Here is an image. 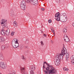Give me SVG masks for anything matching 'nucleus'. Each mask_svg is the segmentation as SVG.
<instances>
[{
	"mask_svg": "<svg viewBox=\"0 0 74 74\" xmlns=\"http://www.w3.org/2000/svg\"><path fill=\"white\" fill-rule=\"evenodd\" d=\"M40 43L41 45H42V46H43V45H44V43L43 42H42V41H41Z\"/></svg>",
	"mask_w": 74,
	"mask_h": 74,
	"instance_id": "30",
	"label": "nucleus"
},
{
	"mask_svg": "<svg viewBox=\"0 0 74 74\" xmlns=\"http://www.w3.org/2000/svg\"><path fill=\"white\" fill-rule=\"evenodd\" d=\"M43 36H45V37H46V36H47V35L44 34H43Z\"/></svg>",
	"mask_w": 74,
	"mask_h": 74,
	"instance_id": "35",
	"label": "nucleus"
},
{
	"mask_svg": "<svg viewBox=\"0 0 74 74\" xmlns=\"http://www.w3.org/2000/svg\"><path fill=\"white\" fill-rule=\"evenodd\" d=\"M28 46H25V48L26 49H28Z\"/></svg>",
	"mask_w": 74,
	"mask_h": 74,
	"instance_id": "33",
	"label": "nucleus"
},
{
	"mask_svg": "<svg viewBox=\"0 0 74 74\" xmlns=\"http://www.w3.org/2000/svg\"><path fill=\"white\" fill-rule=\"evenodd\" d=\"M1 33L2 36H5V31L4 29V28H2Z\"/></svg>",
	"mask_w": 74,
	"mask_h": 74,
	"instance_id": "12",
	"label": "nucleus"
},
{
	"mask_svg": "<svg viewBox=\"0 0 74 74\" xmlns=\"http://www.w3.org/2000/svg\"><path fill=\"white\" fill-rule=\"evenodd\" d=\"M19 40L17 39H16V40H13L12 42V46L14 48H16L19 47V43H18Z\"/></svg>",
	"mask_w": 74,
	"mask_h": 74,
	"instance_id": "4",
	"label": "nucleus"
},
{
	"mask_svg": "<svg viewBox=\"0 0 74 74\" xmlns=\"http://www.w3.org/2000/svg\"><path fill=\"white\" fill-rule=\"evenodd\" d=\"M12 15H12V16H13V15H14V13H12Z\"/></svg>",
	"mask_w": 74,
	"mask_h": 74,
	"instance_id": "39",
	"label": "nucleus"
},
{
	"mask_svg": "<svg viewBox=\"0 0 74 74\" xmlns=\"http://www.w3.org/2000/svg\"><path fill=\"white\" fill-rule=\"evenodd\" d=\"M51 29L52 32H53L54 35H55V31H54V29H53V28H51Z\"/></svg>",
	"mask_w": 74,
	"mask_h": 74,
	"instance_id": "24",
	"label": "nucleus"
},
{
	"mask_svg": "<svg viewBox=\"0 0 74 74\" xmlns=\"http://www.w3.org/2000/svg\"><path fill=\"white\" fill-rule=\"evenodd\" d=\"M5 48V46L4 45H3L1 47V50H4Z\"/></svg>",
	"mask_w": 74,
	"mask_h": 74,
	"instance_id": "23",
	"label": "nucleus"
},
{
	"mask_svg": "<svg viewBox=\"0 0 74 74\" xmlns=\"http://www.w3.org/2000/svg\"><path fill=\"white\" fill-rule=\"evenodd\" d=\"M30 69L31 70L34 71L36 69V66L34 65H32L30 66Z\"/></svg>",
	"mask_w": 74,
	"mask_h": 74,
	"instance_id": "13",
	"label": "nucleus"
},
{
	"mask_svg": "<svg viewBox=\"0 0 74 74\" xmlns=\"http://www.w3.org/2000/svg\"><path fill=\"white\" fill-rule=\"evenodd\" d=\"M33 0H25V1L27 3H29L31 1H32Z\"/></svg>",
	"mask_w": 74,
	"mask_h": 74,
	"instance_id": "25",
	"label": "nucleus"
},
{
	"mask_svg": "<svg viewBox=\"0 0 74 74\" xmlns=\"http://www.w3.org/2000/svg\"><path fill=\"white\" fill-rule=\"evenodd\" d=\"M0 74H1V73H0Z\"/></svg>",
	"mask_w": 74,
	"mask_h": 74,
	"instance_id": "42",
	"label": "nucleus"
},
{
	"mask_svg": "<svg viewBox=\"0 0 74 74\" xmlns=\"http://www.w3.org/2000/svg\"><path fill=\"white\" fill-rule=\"evenodd\" d=\"M56 1L57 2V3H60V0H56Z\"/></svg>",
	"mask_w": 74,
	"mask_h": 74,
	"instance_id": "32",
	"label": "nucleus"
},
{
	"mask_svg": "<svg viewBox=\"0 0 74 74\" xmlns=\"http://www.w3.org/2000/svg\"><path fill=\"white\" fill-rule=\"evenodd\" d=\"M6 45V46H7V45Z\"/></svg>",
	"mask_w": 74,
	"mask_h": 74,
	"instance_id": "45",
	"label": "nucleus"
},
{
	"mask_svg": "<svg viewBox=\"0 0 74 74\" xmlns=\"http://www.w3.org/2000/svg\"><path fill=\"white\" fill-rule=\"evenodd\" d=\"M28 52H29V51H27L26 52H25V53H28Z\"/></svg>",
	"mask_w": 74,
	"mask_h": 74,
	"instance_id": "36",
	"label": "nucleus"
},
{
	"mask_svg": "<svg viewBox=\"0 0 74 74\" xmlns=\"http://www.w3.org/2000/svg\"><path fill=\"white\" fill-rule=\"evenodd\" d=\"M56 17V19L57 21H61L62 22H66L67 19V17L66 16V14L64 13L62 14V15L59 16V13L58 12L55 15Z\"/></svg>",
	"mask_w": 74,
	"mask_h": 74,
	"instance_id": "3",
	"label": "nucleus"
},
{
	"mask_svg": "<svg viewBox=\"0 0 74 74\" xmlns=\"http://www.w3.org/2000/svg\"><path fill=\"white\" fill-rule=\"evenodd\" d=\"M5 40V38L4 37L1 36H0V42H2V41L3 42Z\"/></svg>",
	"mask_w": 74,
	"mask_h": 74,
	"instance_id": "14",
	"label": "nucleus"
},
{
	"mask_svg": "<svg viewBox=\"0 0 74 74\" xmlns=\"http://www.w3.org/2000/svg\"><path fill=\"white\" fill-rule=\"evenodd\" d=\"M43 70L46 74H56V71L54 68L50 66V65L46 62H44Z\"/></svg>",
	"mask_w": 74,
	"mask_h": 74,
	"instance_id": "1",
	"label": "nucleus"
},
{
	"mask_svg": "<svg viewBox=\"0 0 74 74\" xmlns=\"http://www.w3.org/2000/svg\"><path fill=\"white\" fill-rule=\"evenodd\" d=\"M21 4H24V5H26V2H25V1H24V0L23 1L21 2Z\"/></svg>",
	"mask_w": 74,
	"mask_h": 74,
	"instance_id": "22",
	"label": "nucleus"
},
{
	"mask_svg": "<svg viewBox=\"0 0 74 74\" xmlns=\"http://www.w3.org/2000/svg\"><path fill=\"white\" fill-rule=\"evenodd\" d=\"M7 20H5L4 19H2L1 24L2 26H5V25H7Z\"/></svg>",
	"mask_w": 74,
	"mask_h": 74,
	"instance_id": "5",
	"label": "nucleus"
},
{
	"mask_svg": "<svg viewBox=\"0 0 74 74\" xmlns=\"http://www.w3.org/2000/svg\"><path fill=\"white\" fill-rule=\"evenodd\" d=\"M8 74H14V73H9Z\"/></svg>",
	"mask_w": 74,
	"mask_h": 74,
	"instance_id": "41",
	"label": "nucleus"
},
{
	"mask_svg": "<svg viewBox=\"0 0 74 74\" xmlns=\"http://www.w3.org/2000/svg\"><path fill=\"white\" fill-rule=\"evenodd\" d=\"M66 53V51L64 49L62 50V54H58L56 55V57L54 58V61L56 66H59L60 63V60H62L63 59V56Z\"/></svg>",
	"mask_w": 74,
	"mask_h": 74,
	"instance_id": "2",
	"label": "nucleus"
},
{
	"mask_svg": "<svg viewBox=\"0 0 74 74\" xmlns=\"http://www.w3.org/2000/svg\"><path fill=\"white\" fill-rule=\"evenodd\" d=\"M63 70L64 71H68L69 70V69L68 68L65 67L64 68Z\"/></svg>",
	"mask_w": 74,
	"mask_h": 74,
	"instance_id": "26",
	"label": "nucleus"
},
{
	"mask_svg": "<svg viewBox=\"0 0 74 74\" xmlns=\"http://www.w3.org/2000/svg\"><path fill=\"white\" fill-rule=\"evenodd\" d=\"M6 36H9L10 34V30L8 29L7 30L5 31V33Z\"/></svg>",
	"mask_w": 74,
	"mask_h": 74,
	"instance_id": "16",
	"label": "nucleus"
},
{
	"mask_svg": "<svg viewBox=\"0 0 74 74\" xmlns=\"http://www.w3.org/2000/svg\"><path fill=\"white\" fill-rule=\"evenodd\" d=\"M20 46H21V47H22V46H23V45H20Z\"/></svg>",
	"mask_w": 74,
	"mask_h": 74,
	"instance_id": "40",
	"label": "nucleus"
},
{
	"mask_svg": "<svg viewBox=\"0 0 74 74\" xmlns=\"http://www.w3.org/2000/svg\"><path fill=\"white\" fill-rule=\"evenodd\" d=\"M0 58L1 60H4V58L2 53H0Z\"/></svg>",
	"mask_w": 74,
	"mask_h": 74,
	"instance_id": "15",
	"label": "nucleus"
},
{
	"mask_svg": "<svg viewBox=\"0 0 74 74\" xmlns=\"http://www.w3.org/2000/svg\"><path fill=\"white\" fill-rule=\"evenodd\" d=\"M32 1L37 4V3H38V1L37 0H32Z\"/></svg>",
	"mask_w": 74,
	"mask_h": 74,
	"instance_id": "27",
	"label": "nucleus"
},
{
	"mask_svg": "<svg viewBox=\"0 0 74 74\" xmlns=\"http://www.w3.org/2000/svg\"><path fill=\"white\" fill-rule=\"evenodd\" d=\"M7 45H8V44H7Z\"/></svg>",
	"mask_w": 74,
	"mask_h": 74,
	"instance_id": "43",
	"label": "nucleus"
},
{
	"mask_svg": "<svg viewBox=\"0 0 74 74\" xmlns=\"http://www.w3.org/2000/svg\"><path fill=\"white\" fill-rule=\"evenodd\" d=\"M13 23L14 26H15V27L18 26V24L16 21H14Z\"/></svg>",
	"mask_w": 74,
	"mask_h": 74,
	"instance_id": "20",
	"label": "nucleus"
},
{
	"mask_svg": "<svg viewBox=\"0 0 74 74\" xmlns=\"http://www.w3.org/2000/svg\"><path fill=\"white\" fill-rule=\"evenodd\" d=\"M41 10H42V11H44V8H41Z\"/></svg>",
	"mask_w": 74,
	"mask_h": 74,
	"instance_id": "34",
	"label": "nucleus"
},
{
	"mask_svg": "<svg viewBox=\"0 0 74 74\" xmlns=\"http://www.w3.org/2000/svg\"><path fill=\"white\" fill-rule=\"evenodd\" d=\"M69 58L66 57L65 58V60L64 61L65 63H69Z\"/></svg>",
	"mask_w": 74,
	"mask_h": 74,
	"instance_id": "18",
	"label": "nucleus"
},
{
	"mask_svg": "<svg viewBox=\"0 0 74 74\" xmlns=\"http://www.w3.org/2000/svg\"><path fill=\"white\" fill-rule=\"evenodd\" d=\"M71 60V64L74 65V55L72 56L70 58Z\"/></svg>",
	"mask_w": 74,
	"mask_h": 74,
	"instance_id": "10",
	"label": "nucleus"
},
{
	"mask_svg": "<svg viewBox=\"0 0 74 74\" xmlns=\"http://www.w3.org/2000/svg\"><path fill=\"white\" fill-rule=\"evenodd\" d=\"M29 3H30L31 4H32V5H37V4L36 3H35L34 1H33V0L30 1Z\"/></svg>",
	"mask_w": 74,
	"mask_h": 74,
	"instance_id": "17",
	"label": "nucleus"
},
{
	"mask_svg": "<svg viewBox=\"0 0 74 74\" xmlns=\"http://www.w3.org/2000/svg\"><path fill=\"white\" fill-rule=\"evenodd\" d=\"M62 49H64V51H66L65 54L63 56V57H64V55H66V57L69 58V54L68 53H67V51H66V48H65V47H63V48L62 50L61 53L60 54H61V55H62Z\"/></svg>",
	"mask_w": 74,
	"mask_h": 74,
	"instance_id": "6",
	"label": "nucleus"
},
{
	"mask_svg": "<svg viewBox=\"0 0 74 74\" xmlns=\"http://www.w3.org/2000/svg\"><path fill=\"white\" fill-rule=\"evenodd\" d=\"M48 22L49 23H51V22H52V21L51 20H49L48 21Z\"/></svg>",
	"mask_w": 74,
	"mask_h": 74,
	"instance_id": "31",
	"label": "nucleus"
},
{
	"mask_svg": "<svg viewBox=\"0 0 74 74\" xmlns=\"http://www.w3.org/2000/svg\"><path fill=\"white\" fill-rule=\"evenodd\" d=\"M30 74H34V72L33 71H30Z\"/></svg>",
	"mask_w": 74,
	"mask_h": 74,
	"instance_id": "28",
	"label": "nucleus"
},
{
	"mask_svg": "<svg viewBox=\"0 0 74 74\" xmlns=\"http://www.w3.org/2000/svg\"><path fill=\"white\" fill-rule=\"evenodd\" d=\"M25 69H26L25 67H21L20 68V71L21 73H22V74H25Z\"/></svg>",
	"mask_w": 74,
	"mask_h": 74,
	"instance_id": "9",
	"label": "nucleus"
},
{
	"mask_svg": "<svg viewBox=\"0 0 74 74\" xmlns=\"http://www.w3.org/2000/svg\"><path fill=\"white\" fill-rule=\"evenodd\" d=\"M21 58L23 60H24V61H25V60H26V57H24V56L23 55L22 56Z\"/></svg>",
	"mask_w": 74,
	"mask_h": 74,
	"instance_id": "19",
	"label": "nucleus"
},
{
	"mask_svg": "<svg viewBox=\"0 0 74 74\" xmlns=\"http://www.w3.org/2000/svg\"><path fill=\"white\" fill-rule=\"evenodd\" d=\"M0 67L3 69H4L6 67V65L5 63L3 62H1L0 63Z\"/></svg>",
	"mask_w": 74,
	"mask_h": 74,
	"instance_id": "7",
	"label": "nucleus"
},
{
	"mask_svg": "<svg viewBox=\"0 0 74 74\" xmlns=\"http://www.w3.org/2000/svg\"><path fill=\"white\" fill-rule=\"evenodd\" d=\"M72 26H74V23H73Z\"/></svg>",
	"mask_w": 74,
	"mask_h": 74,
	"instance_id": "38",
	"label": "nucleus"
},
{
	"mask_svg": "<svg viewBox=\"0 0 74 74\" xmlns=\"http://www.w3.org/2000/svg\"><path fill=\"white\" fill-rule=\"evenodd\" d=\"M20 8L22 10H25L26 8V6L25 5L21 3L20 5Z\"/></svg>",
	"mask_w": 74,
	"mask_h": 74,
	"instance_id": "11",
	"label": "nucleus"
},
{
	"mask_svg": "<svg viewBox=\"0 0 74 74\" xmlns=\"http://www.w3.org/2000/svg\"><path fill=\"white\" fill-rule=\"evenodd\" d=\"M63 32L64 33H66L67 32V29L66 28H64L63 29Z\"/></svg>",
	"mask_w": 74,
	"mask_h": 74,
	"instance_id": "21",
	"label": "nucleus"
},
{
	"mask_svg": "<svg viewBox=\"0 0 74 74\" xmlns=\"http://www.w3.org/2000/svg\"><path fill=\"white\" fill-rule=\"evenodd\" d=\"M15 33V32H12L11 33V36H14V34Z\"/></svg>",
	"mask_w": 74,
	"mask_h": 74,
	"instance_id": "29",
	"label": "nucleus"
},
{
	"mask_svg": "<svg viewBox=\"0 0 74 74\" xmlns=\"http://www.w3.org/2000/svg\"><path fill=\"white\" fill-rule=\"evenodd\" d=\"M51 43H52V44L53 43V41L52 40H51Z\"/></svg>",
	"mask_w": 74,
	"mask_h": 74,
	"instance_id": "37",
	"label": "nucleus"
},
{
	"mask_svg": "<svg viewBox=\"0 0 74 74\" xmlns=\"http://www.w3.org/2000/svg\"><path fill=\"white\" fill-rule=\"evenodd\" d=\"M64 41L65 42H67L69 41V39L66 34L64 35Z\"/></svg>",
	"mask_w": 74,
	"mask_h": 74,
	"instance_id": "8",
	"label": "nucleus"
},
{
	"mask_svg": "<svg viewBox=\"0 0 74 74\" xmlns=\"http://www.w3.org/2000/svg\"><path fill=\"white\" fill-rule=\"evenodd\" d=\"M7 47H8V46H7Z\"/></svg>",
	"mask_w": 74,
	"mask_h": 74,
	"instance_id": "44",
	"label": "nucleus"
}]
</instances>
